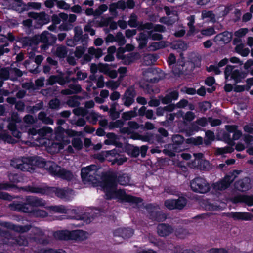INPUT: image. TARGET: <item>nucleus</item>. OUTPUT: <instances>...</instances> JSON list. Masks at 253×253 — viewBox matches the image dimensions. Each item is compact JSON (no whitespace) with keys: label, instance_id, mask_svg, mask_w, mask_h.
I'll return each instance as SVG.
<instances>
[{"label":"nucleus","instance_id":"1","mask_svg":"<svg viewBox=\"0 0 253 253\" xmlns=\"http://www.w3.org/2000/svg\"><path fill=\"white\" fill-rule=\"evenodd\" d=\"M106 198L108 199H117L121 201L128 202L133 203L141 202V199L127 195L121 189H117V183L115 178L113 176L105 177L101 184Z\"/></svg>","mask_w":253,"mask_h":253},{"label":"nucleus","instance_id":"2","mask_svg":"<svg viewBox=\"0 0 253 253\" xmlns=\"http://www.w3.org/2000/svg\"><path fill=\"white\" fill-rule=\"evenodd\" d=\"M27 189L32 193L42 195H52L55 193L57 197L66 200H70L74 195L73 191L71 189L65 190L47 186H28Z\"/></svg>","mask_w":253,"mask_h":253},{"label":"nucleus","instance_id":"3","mask_svg":"<svg viewBox=\"0 0 253 253\" xmlns=\"http://www.w3.org/2000/svg\"><path fill=\"white\" fill-rule=\"evenodd\" d=\"M39 162L38 167L44 168L53 176H58L67 180H71L73 177V174L71 172L61 168L52 161L45 162L43 159L41 158Z\"/></svg>","mask_w":253,"mask_h":253},{"label":"nucleus","instance_id":"4","mask_svg":"<svg viewBox=\"0 0 253 253\" xmlns=\"http://www.w3.org/2000/svg\"><path fill=\"white\" fill-rule=\"evenodd\" d=\"M97 167L94 165L82 169L81 171L82 181L85 184L97 185L99 176L97 174Z\"/></svg>","mask_w":253,"mask_h":253},{"label":"nucleus","instance_id":"5","mask_svg":"<svg viewBox=\"0 0 253 253\" xmlns=\"http://www.w3.org/2000/svg\"><path fill=\"white\" fill-rule=\"evenodd\" d=\"M65 130L61 127L58 126L55 130L56 138L59 141V142H52L48 147V151L51 153H58L61 149L64 148V145H67L70 143V140L68 138L62 137V134Z\"/></svg>","mask_w":253,"mask_h":253},{"label":"nucleus","instance_id":"6","mask_svg":"<svg viewBox=\"0 0 253 253\" xmlns=\"http://www.w3.org/2000/svg\"><path fill=\"white\" fill-rule=\"evenodd\" d=\"M41 158L26 157L13 161L12 165L17 169L23 171H31L33 170V166H38Z\"/></svg>","mask_w":253,"mask_h":253},{"label":"nucleus","instance_id":"7","mask_svg":"<svg viewBox=\"0 0 253 253\" xmlns=\"http://www.w3.org/2000/svg\"><path fill=\"white\" fill-rule=\"evenodd\" d=\"M49 38H52L54 41V42L56 40V37L48 31H45L41 35H36L32 37H29L25 39L26 43L31 46L32 45L38 44L40 42L47 43L48 42Z\"/></svg>","mask_w":253,"mask_h":253},{"label":"nucleus","instance_id":"8","mask_svg":"<svg viewBox=\"0 0 253 253\" xmlns=\"http://www.w3.org/2000/svg\"><path fill=\"white\" fill-rule=\"evenodd\" d=\"M191 189L200 193H206L210 191V185L205 179L197 177L190 182Z\"/></svg>","mask_w":253,"mask_h":253},{"label":"nucleus","instance_id":"9","mask_svg":"<svg viewBox=\"0 0 253 253\" xmlns=\"http://www.w3.org/2000/svg\"><path fill=\"white\" fill-rule=\"evenodd\" d=\"M234 67L231 65H227L226 67L224 74L226 80H228L230 76L236 83H240L247 76V73L240 71L239 70H233Z\"/></svg>","mask_w":253,"mask_h":253},{"label":"nucleus","instance_id":"10","mask_svg":"<svg viewBox=\"0 0 253 253\" xmlns=\"http://www.w3.org/2000/svg\"><path fill=\"white\" fill-rule=\"evenodd\" d=\"M237 172L234 171L233 173L225 176L220 182H216L215 185V188L219 190H223L229 186L230 184L234 180Z\"/></svg>","mask_w":253,"mask_h":253},{"label":"nucleus","instance_id":"11","mask_svg":"<svg viewBox=\"0 0 253 253\" xmlns=\"http://www.w3.org/2000/svg\"><path fill=\"white\" fill-rule=\"evenodd\" d=\"M135 92L132 87L128 88L122 97L123 104L126 107L130 106L134 101Z\"/></svg>","mask_w":253,"mask_h":253},{"label":"nucleus","instance_id":"12","mask_svg":"<svg viewBox=\"0 0 253 253\" xmlns=\"http://www.w3.org/2000/svg\"><path fill=\"white\" fill-rule=\"evenodd\" d=\"M44 237V233L40 228L33 227L31 231V233L29 237L30 241H34L40 243H45L42 240Z\"/></svg>","mask_w":253,"mask_h":253},{"label":"nucleus","instance_id":"13","mask_svg":"<svg viewBox=\"0 0 253 253\" xmlns=\"http://www.w3.org/2000/svg\"><path fill=\"white\" fill-rule=\"evenodd\" d=\"M235 187L239 191L242 192L247 191L252 187L251 180L248 177H245L237 181L235 184Z\"/></svg>","mask_w":253,"mask_h":253},{"label":"nucleus","instance_id":"14","mask_svg":"<svg viewBox=\"0 0 253 253\" xmlns=\"http://www.w3.org/2000/svg\"><path fill=\"white\" fill-rule=\"evenodd\" d=\"M133 233V230L130 228H118L113 231L114 236L121 237L124 239L131 237Z\"/></svg>","mask_w":253,"mask_h":253},{"label":"nucleus","instance_id":"15","mask_svg":"<svg viewBox=\"0 0 253 253\" xmlns=\"http://www.w3.org/2000/svg\"><path fill=\"white\" fill-rule=\"evenodd\" d=\"M11 209L31 214L33 210L32 206L26 202L25 203H13L9 205Z\"/></svg>","mask_w":253,"mask_h":253},{"label":"nucleus","instance_id":"16","mask_svg":"<svg viewBox=\"0 0 253 253\" xmlns=\"http://www.w3.org/2000/svg\"><path fill=\"white\" fill-rule=\"evenodd\" d=\"M25 201L32 208L34 207H44L46 205V202L43 199L35 196H27L26 197Z\"/></svg>","mask_w":253,"mask_h":253},{"label":"nucleus","instance_id":"17","mask_svg":"<svg viewBox=\"0 0 253 253\" xmlns=\"http://www.w3.org/2000/svg\"><path fill=\"white\" fill-rule=\"evenodd\" d=\"M11 121L8 125V128L12 132V135L16 138H19L21 137V133L17 130L15 123H18L20 121V119L14 115L12 116Z\"/></svg>","mask_w":253,"mask_h":253},{"label":"nucleus","instance_id":"18","mask_svg":"<svg viewBox=\"0 0 253 253\" xmlns=\"http://www.w3.org/2000/svg\"><path fill=\"white\" fill-rule=\"evenodd\" d=\"M230 217L238 220L251 221L253 219V215L249 212H232Z\"/></svg>","mask_w":253,"mask_h":253},{"label":"nucleus","instance_id":"19","mask_svg":"<svg viewBox=\"0 0 253 253\" xmlns=\"http://www.w3.org/2000/svg\"><path fill=\"white\" fill-rule=\"evenodd\" d=\"M74 35L73 38L77 43L83 42L88 38V35H83V30L81 27L76 26L74 28Z\"/></svg>","mask_w":253,"mask_h":253},{"label":"nucleus","instance_id":"20","mask_svg":"<svg viewBox=\"0 0 253 253\" xmlns=\"http://www.w3.org/2000/svg\"><path fill=\"white\" fill-rule=\"evenodd\" d=\"M173 231L171 226L164 224H159L157 227L158 234L162 237L168 236L172 233Z\"/></svg>","mask_w":253,"mask_h":253},{"label":"nucleus","instance_id":"21","mask_svg":"<svg viewBox=\"0 0 253 253\" xmlns=\"http://www.w3.org/2000/svg\"><path fill=\"white\" fill-rule=\"evenodd\" d=\"M88 237V234L83 230H77L71 231V240L84 241Z\"/></svg>","mask_w":253,"mask_h":253},{"label":"nucleus","instance_id":"22","mask_svg":"<svg viewBox=\"0 0 253 253\" xmlns=\"http://www.w3.org/2000/svg\"><path fill=\"white\" fill-rule=\"evenodd\" d=\"M5 226L7 228H8L10 229L13 230L14 231H15L16 232H19V233L27 232L28 231H29L31 228V226L29 225H24V226H20V225H15L11 223H6Z\"/></svg>","mask_w":253,"mask_h":253},{"label":"nucleus","instance_id":"23","mask_svg":"<svg viewBox=\"0 0 253 253\" xmlns=\"http://www.w3.org/2000/svg\"><path fill=\"white\" fill-rule=\"evenodd\" d=\"M52 52L58 58H64L67 54V49L65 46L58 45L52 49Z\"/></svg>","mask_w":253,"mask_h":253},{"label":"nucleus","instance_id":"24","mask_svg":"<svg viewBox=\"0 0 253 253\" xmlns=\"http://www.w3.org/2000/svg\"><path fill=\"white\" fill-rule=\"evenodd\" d=\"M233 203L244 202L249 206L253 205V196L240 195L232 199Z\"/></svg>","mask_w":253,"mask_h":253},{"label":"nucleus","instance_id":"25","mask_svg":"<svg viewBox=\"0 0 253 253\" xmlns=\"http://www.w3.org/2000/svg\"><path fill=\"white\" fill-rule=\"evenodd\" d=\"M181 150V149L180 148L179 146L173 143L168 145L166 148L163 150V152L167 155L173 157L175 156L176 152H179Z\"/></svg>","mask_w":253,"mask_h":253},{"label":"nucleus","instance_id":"26","mask_svg":"<svg viewBox=\"0 0 253 253\" xmlns=\"http://www.w3.org/2000/svg\"><path fill=\"white\" fill-rule=\"evenodd\" d=\"M118 183L122 185H127L130 182V176L126 173H119L116 176Z\"/></svg>","mask_w":253,"mask_h":253},{"label":"nucleus","instance_id":"27","mask_svg":"<svg viewBox=\"0 0 253 253\" xmlns=\"http://www.w3.org/2000/svg\"><path fill=\"white\" fill-rule=\"evenodd\" d=\"M38 134L39 136L45 139L51 138L53 134L52 129L48 126H44L38 129Z\"/></svg>","mask_w":253,"mask_h":253},{"label":"nucleus","instance_id":"28","mask_svg":"<svg viewBox=\"0 0 253 253\" xmlns=\"http://www.w3.org/2000/svg\"><path fill=\"white\" fill-rule=\"evenodd\" d=\"M201 18L202 20L208 22L214 23L216 21L215 15L212 11L204 10L202 11Z\"/></svg>","mask_w":253,"mask_h":253},{"label":"nucleus","instance_id":"29","mask_svg":"<svg viewBox=\"0 0 253 253\" xmlns=\"http://www.w3.org/2000/svg\"><path fill=\"white\" fill-rule=\"evenodd\" d=\"M232 39V34L229 32L225 31L220 33L215 37L216 40L222 42L223 43H228L230 42Z\"/></svg>","mask_w":253,"mask_h":253},{"label":"nucleus","instance_id":"30","mask_svg":"<svg viewBox=\"0 0 253 253\" xmlns=\"http://www.w3.org/2000/svg\"><path fill=\"white\" fill-rule=\"evenodd\" d=\"M54 236L60 240H71V231L68 230L57 231L54 233Z\"/></svg>","mask_w":253,"mask_h":253},{"label":"nucleus","instance_id":"31","mask_svg":"<svg viewBox=\"0 0 253 253\" xmlns=\"http://www.w3.org/2000/svg\"><path fill=\"white\" fill-rule=\"evenodd\" d=\"M10 68H4L0 70V87L2 86L4 80L10 79Z\"/></svg>","mask_w":253,"mask_h":253},{"label":"nucleus","instance_id":"32","mask_svg":"<svg viewBox=\"0 0 253 253\" xmlns=\"http://www.w3.org/2000/svg\"><path fill=\"white\" fill-rule=\"evenodd\" d=\"M8 240L6 243L10 245L17 244L20 246H26L28 244L27 240L23 236H19L17 239L10 238Z\"/></svg>","mask_w":253,"mask_h":253},{"label":"nucleus","instance_id":"33","mask_svg":"<svg viewBox=\"0 0 253 253\" xmlns=\"http://www.w3.org/2000/svg\"><path fill=\"white\" fill-rule=\"evenodd\" d=\"M156 61V57L152 54H147L144 55L143 57V63L147 66L153 64Z\"/></svg>","mask_w":253,"mask_h":253},{"label":"nucleus","instance_id":"34","mask_svg":"<svg viewBox=\"0 0 253 253\" xmlns=\"http://www.w3.org/2000/svg\"><path fill=\"white\" fill-rule=\"evenodd\" d=\"M167 45V42L164 41L159 42H153L150 44L149 49L151 51H155L160 48L165 47Z\"/></svg>","mask_w":253,"mask_h":253},{"label":"nucleus","instance_id":"35","mask_svg":"<svg viewBox=\"0 0 253 253\" xmlns=\"http://www.w3.org/2000/svg\"><path fill=\"white\" fill-rule=\"evenodd\" d=\"M46 208L55 213H66L67 211L65 207L62 205L51 206L46 207Z\"/></svg>","mask_w":253,"mask_h":253},{"label":"nucleus","instance_id":"36","mask_svg":"<svg viewBox=\"0 0 253 253\" xmlns=\"http://www.w3.org/2000/svg\"><path fill=\"white\" fill-rule=\"evenodd\" d=\"M38 118L45 124H53V120L43 112H41L38 114Z\"/></svg>","mask_w":253,"mask_h":253},{"label":"nucleus","instance_id":"37","mask_svg":"<svg viewBox=\"0 0 253 253\" xmlns=\"http://www.w3.org/2000/svg\"><path fill=\"white\" fill-rule=\"evenodd\" d=\"M88 53L91 56L99 58L103 55L102 51L100 48H95L93 47H89L88 49Z\"/></svg>","mask_w":253,"mask_h":253},{"label":"nucleus","instance_id":"38","mask_svg":"<svg viewBox=\"0 0 253 253\" xmlns=\"http://www.w3.org/2000/svg\"><path fill=\"white\" fill-rule=\"evenodd\" d=\"M175 209L181 210L187 204V200L185 198L181 197L177 199H175Z\"/></svg>","mask_w":253,"mask_h":253},{"label":"nucleus","instance_id":"39","mask_svg":"<svg viewBox=\"0 0 253 253\" xmlns=\"http://www.w3.org/2000/svg\"><path fill=\"white\" fill-rule=\"evenodd\" d=\"M235 50L238 53L244 57L247 56L250 52L249 49L247 48H244L243 44L237 45Z\"/></svg>","mask_w":253,"mask_h":253},{"label":"nucleus","instance_id":"40","mask_svg":"<svg viewBox=\"0 0 253 253\" xmlns=\"http://www.w3.org/2000/svg\"><path fill=\"white\" fill-rule=\"evenodd\" d=\"M29 15L34 18L37 22L41 24L44 23L45 14L44 13H29Z\"/></svg>","mask_w":253,"mask_h":253},{"label":"nucleus","instance_id":"41","mask_svg":"<svg viewBox=\"0 0 253 253\" xmlns=\"http://www.w3.org/2000/svg\"><path fill=\"white\" fill-rule=\"evenodd\" d=\"M100 117L98 114L92 111L87 115L86 119L90 123L95 124Z\"/></svg>","mask_w":253,"mask_h":253},{"label":"nucleus","instance_id":"42","mask_svg":"<svg viewBox=\"0 0 253 253\" xmlns=\"http://www.w3.org/2000/svg\"><path fill=\"white\" fill-rule=\"evenodd\" d=\"M116 103H113L109 110L110 116L113 120H115L120 116V113L116 111Z\"/></svg>","mask_w":253,"mask_h":253},{"label":"nucleus","instance_id":"43","mask_svg":"<svg viewBox=\"0 0 253 253\" xmlns=\"http://www.w3.org/2000/svg\"><path fill=\"white\" fill-rule=\"evenodd\" d=\"M136 110H131L129 111H127L124 112L122 114V118L124 120H128L131 119L132 118L135 117L136 116Z\"/></svg>","mask_w":253,"mask_h":253},{"label":"nucleus","instance_id":"44","mask_svg":"<svg viewBox=\"0 0 253 253\" xmlns=\"http://www.w3.org/2000/svg\"><path fill=\"white\" fill-rule=\"evenodd\" d=\"M10 79L12 80H16L17 77H21L22 75V72L17 68H10Z\"/></svg>","mask_w":253,"mask_h":253},{"label":"nucleus","instance_id":"45","mask_svg":"<svg viewBox=\"0 0 253 253\" xmlns=\"http://www.w3.org/2000/svg\"><path fill=\"white\" fill-rule=\"evenodd\" d=\"M31 214L35 217H44L47 216V213L43 210L33 209Z\"/></svg>","mask_w":253,"mask_h":253},{"label":"nucleus","instance_id":"46","mask_svg":"<svg viewBox=\"0 0 253 253\" xmlns=\"http://www.w3.org/2000/svg\"><path fill=\"white\" fill-rule=\"evenodd\" d=\"M234 151V148L232 147L227 146L224 148H218L216 151L217 154L222 155L227 153H231Z\"/></svg>","mask_w":253,"mask_h":253},{"label":"nucleus","instance_id":"47","mask_svg":"<svg viewBox=\"0 0 253 253\" xmlns=\"http://www.w3.org/2000/svg\"><path fill=\"white\" fill-rule=\"evenodd\" d=\"M214 133L211 131H208L206 132V139L204 142L206 145H209L211 141L214 140Z\"/></svg>","mask_w":253,"mask_h":253},{"label":"nucleus","instance_id":"48","mask_svg":"<svg viewBox=\"0 0 253 253\" xmlns=\"http://www.w3.org/2000/svg\"><path fill=\"white\" fill-rule=\"evenodd\" d=\"M124 124V122L121 120H118L114 122H112L109 123V127L110 129L115 128L121 127Z\"/></svg>","mask_w":253,"mask_h":253},{"label":"nucleus","instance_id":"49","mask_svg":"<svg viewBox=\"0 0 253 253\" xmlns=\"http://www.w3.org/2000/svg\"><path fill=\"white\" fill-rule=\"evenodd\" d=\"M115 41L120 45H124L126 42L124 36L123 34L120 32H118L115 36Z\"/></svg>","mask_w":253,"mask_h":253},{"label":"nucleus","instance_id":"50","mask_svg":"<svg viewBox=\"0 0 253 253\" xmlns=\"http://www.w3.org/2000/svg\"><path fill=\"white\" fill-rule=\"evenodd\" d=\"M49 106L51 109H58L60 106V101L57 98L53 99L49 101Z\"/></svg>","mask_w":253,"mask_h":253},{"label":"nucleus","instance_id":"51","mask_svg":"<svg viewBox=\"0 0 253 253\" xmlns=\"http://www.w3.org/2000/svg\"><path fill=\"white\" fill-rule=\"evenodd\" d=\"M137 16L134 13L131 14L128 21V25L131 27H136L137 26Z\"/></svg>","mask_w":253,"mask_h":253},{"label":"nucleus","instance_id":"52","mask_svg":"<svg viewBox=\"0 0 253 253\" xmlns=\"http://www.w3.org/2000/svg\"><path fill=\"white\" fill-rule=\"evenodd\" d=\"M105 85L106 87L111 88V89H115L119 87L120 85V82L118 81L110 80L106 82Z\"/></svg>","mask_w":253,"mask_h":253},{"label":"nucleus","instance_id":"53","mask_svg":"<svg viewBox=\"0 0 253 253\" xmlns=\"http://www.w3.org/2000/svg\"><path fill=\"white\" fill-rule=\"evenodd\" d=\"M175 199H168L165 201V207L169 210L175 209Z\"/></svg>","mask_w":253,"mask_h":253},{"label":"nucleus","instance_id":"54","mask_svg":"<svg viewBox=\"0 0 253 253\" xmlns=\"http://www.w3.org/2000/svg\"><path fill=\"white\" fill-rule=\"evenodd\" d=\"M67 104L72 107L79 106L80 103L78 100V97L77 96L70 97L67 101Z\"/></svg>","mask_w":253,"mask_h":253},{"label":"nucleus","instance_id":"55","mask_svg":"<svg viewBox=\"0 0 253 253\" xmlns=\"http://www.w3.org/2000/svg\"><path fill=\"white\" fill-rule=\"evenodd\" d=\"M152 30L148 32L149 37L153 40H160L163 38L162 35L155 32Z\"/></svg>","mask_w":253,"mask_h":253},{"label":"nucleus","instance_id":"56","mask_svg":"<svg viewBox=\"0 0 253 253\" xmlns=\"http://www.w3.org/2000/svg\"><path fill=\"white\" fill-rule=\"evenodd\" d=\"M85 50V48L84 46L77 47L75 51V56L78 58H80L84 54Z\"/></svg>","mask_w":253,"mask_h":253},{"label":"nucleus","instance_id":"57","mask_svg":"<svg viewBox=\"0 0 253 253\" xmlns=\"http://www.w3.org/2000/svg\"><path fill=\"white\" fill-rule=\"evenodd\" d=\"M56 5L58 8L65 10L70 8V5L63 0L58 1L56 3Z\"/></svg>","mask_w":253,"mask_h":253},{"label":"nucleus","instance_id":"58","mask_svg":"<svg viewBox=\"0 0 253 253\" xmlns=\"http://www.w3.org/2000/svg\"><path fill=\"white\" fill-rule=\"evenodd\" d=\"M195 117L194 113L191 111L186 112L182 117L184 122H190Z\"/></svg>","mask_w":253,"mask_h":253},{"label":"nucleus","instance_id":"59","mask_svg":"<svg viewBox=\"0 0 253 253\" xmlns=\"http://www.w3.org/2000/svg\"><path fill=\"white\" fill-rule=\"evenodd\" d=\"M108 6L106 4H102L95 10V16L101 15L104 12L108 9Z\"/></svg>","mask_w":253,"mask_h":253},{"label":"nucleus","instance_id":"60","mask_svg":"<svg viewBox=\"0 0 253 253\" xmlns=\"http://www.w3.org/2000/svg\"><path fill=\"white\" fill-rule=\"evenodd\" d=\"M173 143L179 146L184 142V138L180 135H175L172 137Z\"/></svg>","mask_w":253,"mask_h":253},{"label":"nucleus","instance_id":"61","mask_svg":"<svg viewBox=\"0 0 253 253\" xmlns=\"http://www.w3.org/2000/svg\"><path fill=\"white\" fill-rule=\"evenodd\" d=\"M206 210L211 211H216L220 209L219 206L215 205L213 204L207 202L205 206Z\"/></svg>","mask_w":253,"mask_h":253},{"label":"nucleus","instance_id":"62","mask_svg":"<svg viewBox=\"0 0 253 253\" xmlns=\"http://www.w3.org/2000/svg\"><path fill=\"white\" fill-rule=\"evenodd\" d=\"M72 145L78 150H80L83 147L82 141L80 138H74L72 140Z\"/></svg>","mask_w":253,"mask_h":253},{"label":"nucleus","instance_id":"63","mask_svg":"<svg viewBox=\"0 0 253 253\" xmlns=\"http://www.w3.org/2000/svg\"><path fill=\"white\" fill-rule=\"evenodd\" d=\"M139 54L138 53H129L127 55V58H128V60L127 61H126V62H128V63H131L133 62L134 60L139 59Z\"/></svg>","mask_w":253,"mask_h":253},{"label":"nucleus","instance_id":"64","mask_svg":"<svg viewBox=\"0 0 253 253\" xmlns=\"http://www.w3.org/2000/svg\"><path fill=\"white\" fill-rule=\"evenodd\" d=\"M42 253H68L62 249H49L47 250H43Z\"/></svg>","mask_w":253,"mask_h":253}]
</instances>
